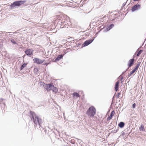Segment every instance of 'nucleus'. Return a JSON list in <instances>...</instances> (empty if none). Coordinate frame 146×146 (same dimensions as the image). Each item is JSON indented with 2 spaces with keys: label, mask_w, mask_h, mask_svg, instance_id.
<instances>
[{
  "label": "nucleus",
  "mask_w": 146,
  "mask_h": 146,
  "mask_svg": "<svg viewBox=\"0 0 146 146\" xmlns=\"http://www.w3.org/2000/svg\"><path fill=\"white\" fill-rule=\"evenodd\" d=\"M29 116L31 118V120L33 121L34 124V127L36 128L37 125L39 126V128L41 131L44 130V132H46V130L43 128L41 125L42 123V119L38 116L33 111L30 110L29 113Z\"/></svg>",
  "instance_id": "f257e3e1"
},
{
  "label": "nucleus",
  "mask_w": 146,
  "mask_h": 146,
  "mask_svg": "<svg viewBox=\"0 0 146 146\" xmlns=\"http://www.w3.org/2000/svg\"><path fill=\"white\" fill-rule=\"evenodd\" d=\"M96 109L93 106H90L86 112V114L90 117H93L96 114Z\"/></svg>",
  "instance_id": "f03ea898"
},
{
  "label": "nucleus",
  "mask_w": 146,
  "mask_h": 146,
  "mask_svg": "<svg viewBox=\"0 0 146 146\" xmlns=\"http://www.w3.org/2000/svg\"><path fill=\"white\" fill-rule=\"evenodd\" d=\"M34 51V50L32 48H27L24 52L27 56L31 57V56L33 54Z\"/></svg>",
  "instance_id": "7ed1b4c3"
},
{
  "label": "nucleus",
  "mask_w": 146,
  "mask_h": 146,
  "mask_svg": "<svg viewBox=\"0 0 146 146\" xmlns=\"http://www.w3.org/2000/svg\"><path fill=\"white\" fill-rule=\"evenodd\" d=\"M21 5L20 0H19L14 1L13 3H11L10 6L11 9H13L14 7H20Z\"/></svg>",
  "instance_id": "20e7f679"
},
{
  "label": "nucleus",
  "mask_w": 146,
  "mask_h": 146,
  "mask_svg": "<svg viewBox=\"0 0 146 146\" xmlns=\"http://www.w3.org/2000/svg\"><path fill=\"white\" fill-rule=\"evenodd\" d=\"M94 39L95 38H93L92 39L90 38L86 40L82 44L81 48H82L83 47H86L88 45L93 42Z\"/></svg>",
  "instance_id": "39448f33"
},
{
  "label": "nucleus",
  "mask_w": 146,
  "mask_h": 146,
  "mask_svg": "<svg viewBox=\"0 0 146 146\" xmlns=\"http://www.w3.org/2000/svg\"><path fill=\"white\" fill-rule=\"evenodd\" d=\"M45 60L41 59L35 57L33 59V63L39 65L42 64L44 62Z\"/></svg>",
  "instance_id": "423d86ee"
},
{
  "label": "nucleus",
  "mask_w": 146,
  "mask_h": 146,
  "mask_svg": "<svg viewBox=\"0 0 146 146\" xmlns=\"http://www.w3.org/2000/svg\"><path fill=\"white\" fill-rule=\"evenodd\" d=\"M53 83L50 82L48 84H46L45 86L44 89L47 91H50L51 90L53 86Z\"/></svg>",
  "instance_id": "0eeeda50"
},
{
  "label": "nucleus",
  "mask_w": 146,
  "mask_h": 146,
  "mask_svg": "<svg viewBox=\"0 0 146 146\" xmlns=\"http://www.w3.org/2000/svg\"><path fill=\"white\" fill-rule=\"evenodd\" d=\"M141 7V5L140 4H136L131 9V11L132 12H133L139 10Z\"/></svg>",
  "instance_id": "6e6552de"
},
{
  "label": "nucleus",
  "mask_w": 146,
  "mask_h": 146,
  "mask_svg": "<svg viewBox=\"0 0 146 146\" xmlns=\"http://www.w3.org/2000/svg\"><path fill=\"white\" fill-rule=\"evenodd\" d=\"M114 26V25L113 24V23H112L110 25H107V27L104 30V32H107L108 31L113 27Z\"/></svg>",
  "instance_id": "1a4fd4ad"
},
{
  "label": "nucleus",
  "mask_w": 146,
  "mask_h": 146,
  "mask_svg": "<svg viewBox=\"0 0 146 146\" xmlns=\"http://www.w3.org/2000/svg\"><path fill=\"white\" fill-rule=\"evenodd\" d=\"M63 57V56L62 55V54H59L57 56L54 60H52V62H56L58 61H59L60 59H62Z\"/></svg>",
  "instance_id": "9d476101"
},
{
  "label": "nucleus",
  "mask_w": 146,
  "mask_h": 146,
  "mask_svg": "<svg viewBox=\"0 0 146 146\" xmlns=\"http://www.w3.org/2000/svg\"><path fill=\"white\" fill-rule=\"evenodd\" d=\"M134 59L133 58L131 59H130L128 62V63L127 64V66L128 67V68H129L133 65L134 64Z\"/></svg>",
  "instance_id": "9b49d317"
},
{
  "label": "nucleus",
  "mask_w": 146,
  "mask_h": 146,
  "mask_svg": "<svg viewBox=\"0 0 146 146\" xmlns=\"http://www.w3.org/2000/svg\"><path fill=\"white\" fill-rule=\"evenodd\" d=\"M115 114V111H112L110 114V116H108L107 118V121H109L111 119L112 117Z\"/></svg>",
  "instance_id": "f8f14e48"
},
{
  "label": "nucleus",
  "mask_w": 146,
  "mask_h": 146,
  "mask_svg": "<svg viewBox=\"0 0 146 146\" xmlns=\"http://www.w3.org/2000/svg\"><path fill=\"white\" fill-rule=\"evenodd\" d=\"M33 72L35 75H38L39 73V68L36 66L34 67L33 70Z\"/></svg>",
  "instance_id": "ddd939ff"
},
{
  "label": "nucleus",
  "mask_w": 146,
  "mask_h": 146,
  "mask_svg": "<svg viewBox=\"0 0 146 146\" xmlns=\"http://www.w3.org/2000/svg\"><path fill=\"white\" fill-rule=\"evenodd\" d=\"M125 125V123L123 121H121L118 124V127H119L121 128H123Z\"/></svg>",
  "instance_id": "4468645a"
},
{
  "label": "nucleus",
  "mask_w": 146,
  "mask_h": 146,
  "mask_svg": "<svg viewBox=\"0 0 146 146\" xmlns=\"http://www.w3.org/2000/svg\"><path fill=\"white\" fill-rule=\"evenodd\" d=\"M53 92L56 93L58 92V89L57 87H55L53 85L51 90Z\"/></svg>",
  "instance_id": "2eb2a0df"
},
{
  "label": "nucleus",
  "mask_w": 146,
  "mask_h": 146,
  "mask_svg": "<svg viewBox=\"0 0 146 146\" xmlns=\"http://www.w3.org/2000/svg\"><path fill=\"white\" fill-rule=\"evenodd\" d=\"M137 70H136L134 68L133 69L132 71L130 72L128 74V77H130Z\"/></svg>",
  "instance_id": "dca6fc26"
},
{
  "label": "nucleus",
  "mask_w": 146,
  "mask_h": 146,
  "mask_svg": "<svg viewBox=\"0 0 146 146\" xmlns=\"http://www.w3.org/2000/svg\"><path fill=\"white\" fill-rule=\"evenodd\" d=\"M27 65V64L25 63H24L23 64H22L20 67V70H22Z\"/></svg>",
  "instance_id": "f3484780"
},
{
  "label": "nucleus",
  "mask_w": 146,
  "mask_h": 146,
  "mask_svg": "<svg viewBox=\"0 0 146 146\" xmlns=\"http://www.w3.org/2000/svg\"><path fill=\"white\" fill-rule=\"evenodd\" d=\"M53 132L54 131L53 129H50L49 130H48V133H47V134L49 136H50V135H53Z\"/></svg>",
  "instance_id": "a211bd4d"
},
{
  "label": "nucleus",
  "mask_w": 146,
  "mask_h": 146,
  "mask_svg": "<svg viewBox=\"0 0 146 146\" xmlns=\"http://www.w3.org/2000/svg\"><path fill=\"white\" fill-rule=\"evenodd\" d=\"M139 130L140 131H145V129L144 128V126L143 124H141L139 127Z\"/></svg>",
  "instance_id": "6ab92c4d"
},
{
  "label": "nucleus",
  "mask_w": 146,
  "mask_h": 146,
  "mask_svg": "<svg viewBox=\"0 0 146 146\" xmlns=\"http://www.w3.org/2000/svg\"><path fill=\"white\" fill-rule=\"evenodd\" d=\"M72 95L74 97H79L80 96V95L78 93L76 92H74L72 94Z\"/></svg>",
  "instance_id": "aec40b11"
},
{
  "label": "nucleus",
  "mask_w": 146,
  "mask_h": 146,
  "mask_svg": "<svg viewBox=\"0 0 146 146\" xmlns=\"http://www.w3.org/2000/svg\"><path fill=\"white\" fill-rule=\"evenodd\" d=\"M56 130L57 131L58 133V134L57 135L58 136V135H60V132H59V131L58 130H57V129H56ZM53 135H54L55 137H57V134L56 133V132H55L54 131V132L53 133Z\"/></svg>",
  "instance_id": "412c9836"
},
{
  "label": "nucleus",
  "mask_w": 146,
  "mask_h": 146,
  "mask_svg": "<svg viewBox=\"0 0 146 146\" xmlns=\"http://www.w3.org/2000/svg\"><path fill=\"white\" fill-rule=\"evenodd\" d=\"M9 39L10 40L11 42V43H12L13 44L15 45L17 44V42L15 41L13 38H9Z\"/></svg>",
  "instance_id": "4be33fe9"
},
{
  "label": "nucleus",
  "mask_w": 146,
  "mask_h": 146,
  "mask_svg": "<svg viewBox=\"0 0 146 146\" xmlns=\"http://www.w3.org/2000/svg\"><path fill=\"white\" fill-rule=\"evenodd\" d=\"M141 64V62H138L136 66L134 67V68L136 70H137L138 69V68L140 64Z\"/></svg>",
  "instance_id": "5701e85b"
},
{
  "label": "nucleus",
  "mask_w": 146,
  "mask_h": 146,
  "mask_svg": "<svg viewBox=\"0 0 146 146\" xmlns=\"http://www.w3.org/2000/svg\"><path fill=\"white\" fill-rule=\"evenodd\" d=\"M143 50H139V52H137L136 55L137 56H139L140 54L142 52Z\"/></svg>",
  "instance_id": "b1692460"
},
{
  "label": "nucleus",
  "mask_w": 146,
  "mask_h": 146,
  "mask_svg": "<svg viewBox=\"0 0 146 146\" xmlns=\"http://www.w3.org/2000/svg\"><path fill=\"white\" fill-rule=\"evenodd\" d=\"M120 17V16L119 15H118L117 17H114V18L113 19L111 20V21H113V22H112V23H114L115 22H114V21H115V19H119Z\"/></svg>",
  "instance_id": "393cba45"
},
{
  "label": "nucleus",
  "mask_w": 146,
  "mask_h": 146,
  "mask_svg": "<svg viewBox=\"0 0 146 146\" xmlns=\"http://www.w3.org/2000/svg\"><path fill=\"white\" fill-rule=\"evenodd\" d=\"M76 140L73 139H71L70 140V143L71 144V145L74 144L76 143Z\"/></svg>",
  "instance_id": "a878e982"
},
{
  "label": "nucleus",
  "mask_w": 146,
  "mask_h": 146,
  "mask_svg": "<svg viewBox=\"0 0 146 146\" xmlns=\"http://www.w3.org/2000/svg\"><path fill=\"white\" fill-rule=\"evenodd\" d=\"M39 84H40V86H43L44 88L45 86L46 85V84L44 82H40L39 83Z\"/></svg>",
  "instance_id": "bb28decb"
},
{
  "label": "nucleus",
  "mask_w": 146,
  "mask_h": 146,
  "mask_svg": "<svg viewBox=\"0 0 146 146\" xmlns=\"http://www.w3.org/2000/svg\"><path fill=\"white\" fill-rule=\"evenodd\" d=\"M73 137L74 138L77 139V142H78L79 143L80 145L81 143V142H83L81 140L75 137Z\"/></svg>",
  "instance_id": "cd10ccee"
},
{
  "label": "nucleus",
  "mask_w": 146,
  "mask_h": 146,
  "mask_svg": "<svg viewBox=\"0 0 146 146\" xmlns=\"http://www.w3.org/2000/svg\"><path fill=\"white\" fill-rule=\"evenodd\" d=\"M119 127H117V128L116 130H115L114 131H111V133H116L119 130Z\"/></svg>",
  "instance_id": "c85d7f7f"
},
{
  "label": "nucleus",
  "mask_w": 146,
  "mask_h": 146,
  "mask_svg": "<svg viewBox=\"0 0 146 146\" xmlns=\"http://www.w3.org/2000/svg\"><path fill=\"white\" fill-rule=\"evenodd\" d=\"M114 88H115V91L116 92H117L118 90L119 86L116 85H115V87H114Z\"/></svg>",
  "instance_id": "c756f323"
},
{
  "label": "nucleus",
  "mask_w": 146,
  "mask_h": 146,
  "mask_svg": "<svg viewBox=\"0 0 146 146\" xmlns=\"http://www.w3.org/2000/svg\"><path fill=\"white\" fill-rule=\"evenodd\" d=\"M51 62H45L44 63H42V65H45L46 66H48V64H50V63H51Z\"/></svg>",
  "instance_id": "7c9ffc66"
},
{
  "label": "nucleus",
  "mask_w": 146,
  "mask_h": 146,
  "mask_svg": "<svg viewBox=\"0 0 146 146\" xmlns=\"http://www.w3.org/2000/svg\"><path fill=\"white\" fill-rule=\"evenodd\" d=\"M27 1L26 0H22L20 1V3L21 4V5L24 4V3L26 2Z\"/></svg>",
  "instance_id": "2f4dec72"
},
{
  "label": "nucleus",
  "mask_w": 146,
  "mask_h": 146,
  "mask_svg": "<svg viewBox=\"0 0 146 146\" xmlns=\"http://www.w3.org/2000/svg\"><path fill=\"white\" fill-rule=\"evenodd\" d=\"M68 50V49L67 48L66 49V51H64V52H63V54H62V55L63 56V57L64 56V55L66 54L67 53V52H68V51L67 52L66 51V50Z\"/></svg>",
  "instance_id": "473e14b6"
},
{
  "label": "nucleus",
  "mask_w": 146,
  "mask_h": 146,
  "mask_svg": "<svg viewBox=\"0 0 146 146\" xmlns=\"http://www.w3.org/2000/svg\"><path fill=\"white\" fill-rule=\"evenodd\" d=\"M136 105V104L135 103L133 104L131 106L132 108L134 109L135 108Z\"/></svg>",
  "instance_id": "72a5a7b5"
},
{
  "label": "nucleus",
  "mask_w": 146,
  "mask_h": 146,
  "mask_svg": "<svg viewBox=\"0 0 146 146\" xmlns=\"http://www.w3.org/2000/svg\"><path fill=\"white\" fill-rule=\"evenodd\" d=\"M65 20L64 19H62V20L60 22V23H61L62 24V25L64 24V23H65Z\"/></svg>",
  "instance_id": "f704fd0d"
},
{
  "label": "nucleus",
  "mask_w": 146,
  "mask_h": 146,
  "mask_svg": "<svg viewBox=\"0 0 146 146\" xmlns=\"http://www.w3.org/2000/svg\"><path fill=\"white\" fill-rule=\"evenodd\" d=\"M68 4L69 5H71L74 6L73 3L72 2H70L68 3Z\"/></svg>",
  "instance_id": "c9c22d12"
},
{
  "label": "nucleus",
  "mask_w": 146,
  "mask_h": 146,
  "mask_svg": "<svg viewBox=\"0 0 146 146\" xmlns=\"http://www.w3.org/2000/svg\"><path fill=\"white\" fill-rule=\"evenodd\" d=\"M127 69H126V70H125V71H124L123 72H122V74H121V75H123V76L125 74V73H126V71L127 70Z\"/></svg>",
  "instance_id": "e433bc0d"
},
{
  "label": "nucleus",
  "mask_w": 146,
  "mask_h": 146,
  "mask_svg": "<svg viewBox=\"0 0 146 146\" xmlns=\"http://www.w3.org/2000/svg\"><path fill=\"white\" fill-rule=\"evenodd\" d=\"M128 0H127V1H126V2H124V3L123 4H122V7H124V6H125L126 5V3H127V1H128Z\"/></svg>",
  "instance_id": "4c0bfd02"
},
{
  "label": "nucleus",
  "mask_w": 146,
  "mask_h": 146,
  "mask_svg": "<svg viewBox=\"0 0 146 146\" xmlns=\"http://www.w3.org/2000/svg\"><path fill=\"white\" fill-rule=\"evenodd\" d=\"M5 100V99H3L2 98H0V103H1L3 102V101L4 100Z\"/></svg>",
  "instance_id": "58836bf2"
},
{
  "label": "nucleus",
  "mask_w": 146,
  "mask_h": 146,
  "mask_svg": "<svg viewBox=\"0 0 146 146\" xmlns=\"http://www.w3.org/2000/svg\"><path fill=\"white\" fill-rule=\"evenodd\" d=\"M121 94L120 92H119L117 94V95L116 97V98H119V96Z\"/></svg>",
  "instance_id": "ea45409f"
},
{
  "label": "nucleus",
  "mask_w": 146,
  "mask_h": 146,
  "mask_svg": "<svg viewBox=\"0 0 146 146\" xmlns=\"http://www.w3.org/2000/svg\"><path fill=\"white\" fill-rule=\"evenodd\" d=\"M75 44H76L77 47H78L79 46L81 45V43L79 42L77 44L75 43Z\"/></svg>",
  "instance_id": "a19ab883"
},
{
  "label": "nucleus",
  "mask_w": 146,
  "mask_h": 146,
  "mask_svg": "<svg viewBox=\"0 0 146 146\" xmlns=\"http://www.w3.org/2000/svg\"><path fill=\"white\" fill-rule=\"evenodd\" d=\"M70 146H78V145L77 143H76L74 144L71 145Z\"/></svg>",
  "instance_id": "79ce46f5"
},
{
  "label": "nucleus",
  "mask_w": 146,
  "mask_h": 146,
  "mask_svg": "<svg viewBox=\"0 0 146 146\" xmlns=\"http://www.w3.org/2000/svg\"><path fill=\"white\" fill-rule=\"evenodd\" d=\"M130 10V7H128L127 9V13H126V14L125 15L127 14V13L128 12H129Z\"/></svg>",
  "instance_id": "37998d69"
},
{
  "label": "nucleus",
  "mask_w": 146,
  "mask_h": 146,
  "mask_svg": "<svg viewBox=\"0 0 146 146\" xmlns=\"http://www.w3.org/2000/svg\"><path fill=\"white\" fill-rule=\"evenodd\" d=\"M125 133L123 132V131H122L121 133L120 136L121 135H124L125 134Z\"/></svg>",
  "instance_id": "c03bdc74"
},
{
  "label": "nucleus",
  "mask_w": 146,
  "mask_h": 146,
  "mask_svg": "<svg viewBox=\"0 0 146 146\" xmlns=\"http://www.w3.org/2000/svg\"><path fill=\"white\" fill-rule=\"evenodd\" d=\"M6 33H12L11 32H5V31H4V32H2V34H5Z\"/></svg>",
  "instance_id": "a18cd8bd"
},
{
  "label": "nucleus",
  "mask_w": 146,
  "mask_h": 146,
  "mask_svg": "<svg viewBox=\"0 0 146 146\" xmlns=\"http://www.w3.org/2000/svg\"><path fill=\"white\" fill-rule=\"evenodd\" d=\"M108 16L107 15H105L101 19L102 20H104V19H105L106 17H108Z\"/></svg>",
  "instance_id": "49530a36"
},
{
  "label": "nucleus",
  "mask_w": 146,
  "mask_h": 146,
  "mask_svg": "<svg viewBox=\"0 0 146 146\" xmlns=\"http://www.w3.org/2000/svg\"><path fill=\"white\" fill-rule=\"evenodd\" d=\"M119 81L116 82L115 84V85L119 86Z\"/></svg>",
  "instance_id": "de8ad7c7"
},
{
  "label": "nucleus",
  "mask_w": 146,
  "mask_h": 146,
  "mask_svg": "<svg viewBox=\"0 0 146 146\" xmlns=\"http://www.w3.org/2000/svg\"><path fill=\"white\" fill-rule=\"evenodd\" d=\"M135 1H133V0L132 1V0H131L130 2V3H131V4H134V3Z\"/></svg>",
  "instance_id": "09e8293b"
},
{
  "label": "nucleus",
  "mask_w": 146,
  "mask_h": 146,
  "mask_svg": "<svg viewBox=\"0 0 146 146\" xmlns=\"http://www.w3.org/2000/svg\"><path fill=\"white\" fill-rule=\"evenodd\" d=\"M1 104H2L4 106V107L5 106H6V104H5V102H2Z\"/></svg>",
  "instance_id": "8fccbe9b"
},
{
  "label": "nucleus",
  "mask_w": 146,
  "mask_h": 146,
  "mask_svg": "<svg viewBox=\"0 0 146 146\" xmlns=\"http://www.w3.org/2000/svg\"><path fill=\"white\" fill-rule=\"evenodd\" d=\"M3 46V44L0 43V48H2Z\"/></svg>",
  "instance_id": "3c124183"
},
{
  "label": "nucleus",
  "mask_w": 146,
  "mask_h": 146,
  "mask_svg": "<svg viewBox=\"0 0 146 146\" xmlns=\"http://www.w3.org/2000/svg\"><path fill=\"white\" fill-rule=\"evenodd\" d=\"M90 35V33H85V35L86 36H88Z\"/></svg>",
  "instance_id": "603ef678"
},
{
  "label": "nucleus",
  "mask_w": 146,
  "mask_h": 146,
  "mask_svg": "<svg viewBox=\"0 0 146 146\" xmlns=\"http://www.w3.org/2000/svg\"><path fill=\"white\" fill-rule=\"evenodd\" d=\"M66 18L67 19H68L69 20H70V18L68 16H66Z\"/></svg>",
  "instance_id": "864d4df0"
},
{
  "label": "nucleus",
  "mask_w": 146,
  "mask_h": 146,
  "mask_svg": "<svg viewBox=\"0 0 146 146\" xmlns=\"http://www.w3.org/2000/svg\"><path fill=\"white\" fill-rule=\"evenodd\" d=\"M113 15H114L115 16H116L118 15V14L117 13H116L115 14H113Z\"/></svg>",
  "instance_id": "5fc2aeb1"
},
{
  "label": "nucleus",
  "mask_w": 146,
  "mask_h": 146,
  "mask_svg": "<svg viewBox=\"0 0 146 146\" xmlns=\"http://www.w3.org/2000/svg\"><path fill=\"white\" fill-rule=\"evenodd\" d=\"M12 33H14L13 32H11ZM13 34H12V35H13ZM12 35V34H10V35H8L7 36H9V37H10V36L11 35Z\"/></svg>",
  "instance_id": "6e6d98bb"
},
{
  "label": "nucleus",
  "mask_w": 146,
  "mask_h": 146,
  "mask_svg": "<svg viewBox=\"0 0 146 146\" xmlns=\"http://www.w3.org/2000/svg\"><path fill=\"white\" fill-rule=\"evenodd\" d=\"M121 11V9L119 11H117V12H118V13H119Z\"/></svg>",
  "instance_id": "4d7b16f0"
},
{
  "label": "nucleus",
  "mask_w": 146,
  "mask_h": 146,
  "mask_svg": "<svg viewBox=\"0 0 146 146\" xmlns=\"http://www.w3.org/2000/svg\"><path fill=\"white\" fill-rule=\"evenodd\" d=\"M97 34H96L95 35V37L94 38H95L96 37H97ZM93 38V37H92V39Z\"/></svg>",
  "instance_id": "13d9d810"
},
{
  "label": "nucleus",
  "mask_w": 146,
  "mask_h": 146,
  "mask_svg": "<svg viewBox=\"0 0 146 146\" xmlns=\"http://www.w3.org/2000/svg\"><path fill=\"white\" fill-rule=\"evenodd\" d=\"M106 121L105 120L104 121V124H106Z\"/></svg>",
  "instance_id": "bf43d9fd"
},
{
  "label": "nucleus",
  "mask_w": 146,
  "mask_h": 146,
  "mask_svg": "<svg viewBox=\"0 0 146 146\" xmlns=\"http://www.w3.org/2000/svg\"><path fill=\"white\" fill-rule=\"evenodd\" d=\"M131 131H132V130H131V131H130V132L129 133H128V134H127V136H128L129 135V134L131 133Z\"/></svg>",
  "instance_id": "052dcab7"
},
{
  "label": "nucleus",
  "mask_w": 146,
  "mask_h": 146,
  "mask_svg": "<svg viewBox=\"0 0 146 146\" xmlns=\"http://www.w3.org/2000/svg\"><path fill=\"white\" fill-rule=\"evenodd\" d=\"M26 54H25L23 56H22V57L24 58L26 56Z\"/></svg>",
  "instance_id": "680f3d73"
},
{
  "label": "nucleus",
  "mask_w": 146,
  "mask_h": 146,
  "mask_svg": "<svg viewBox=\"0 0 146 146\" xmlns=\"http://www.w3.org/2000/svg\"><path fill=\"white\" fill-rule=\"evenodd\" d=\"M103 27L102 28V29H104L105 27V26H101V27Z\"/></svg>",
  "instance_id": "e2e57ef3"
},
{
  "label": "nucleus",
  "mask_w": 146,
  "mask_h": 146,
  "mask_svg": "<svg viewBox=\"0 0 146 146\" xmlns=\"http://www.w3.org/2000/svg\"><path fill=\"white\" fill-rule=\"evenodd\" d=\"M123 79V77H122L121 78V80H122Z\"/></svg>",
  "instance_id": "0e129e2a"
},
{
  "label": "nucleus",
  "mask_w": 146,
  "mask_h": 146,
  "mask_svg": "<svg viewBox=\"0 0 146 146\" xmlns=\"http://www.w3.org/2000/svg\"><path fill=\"white\" fill-rule=\"evenodd\" d=\"M109 123V121H107V122H106V124H108V123Z\"/></svg>",
  "instance_id": "69168bd1"
},
{
  "label": "nucleus",
  "mask_w": 146,
  "mask_h": 146,
  "mask_svg": "<svg viewBox=\"0 0 146 146\" xmlns=\"http://www.w3.org/2000/svg\"><path fill=\"white\" fill-rule=\"evenodd\" d=\"M144 42L142 44V45H141V46H143V45L144 44Z\"/></svg>",
  "instance_id": "338daca9"
},
{
  "label": "nucleus",
  "mask_w": 146,
  "mask_h": 146,
  "mask_svg": "<svg viewBox=\"0 0 146 146\" xmlns=\"http://www.w3.org/2000/svg\"><path fill=\"white\" fill-rule=\"evenodd\" d=\"M123 7H122H122H121V9L122 10V9H123Z\"/></svg>",
  "instance_id": "774afa93"
}]
</instances>
